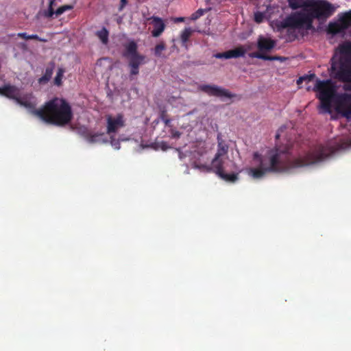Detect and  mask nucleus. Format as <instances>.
Masks as SVG:
<instances>
[{
  "label": "nucleus",
  "mask_w": 351,
  "mask_h": 351,
  "mask_svg": "<svg viewBox=\"0 0 351 351\" xmlns=\"http://www.w3.org/2000/svg\"><path fill=\"white\" fill-rule=\"evenodd\" d=\"M290 147L276 146L269 149L265 155L256 152L253 154V162L256 167L246 169L247 174L254 179L263 178L268 172L291 173L300 167L317 165L327 159L334 149L331 146H321L308 151L293 160H287L285 156Z\"/></svg>",
  "instance_id": "f257e3e1"
},
{
  "label": "nucleus",
  "mask_w": 351,
  "mask_h": 351,
  "mask_svg": "<svg viewBox=\"0 0 351 351\" xmlns=\"http://www.w3.org/2000/svg\"><path fill=\"white\" fill-rule=\"evenodd\" d=\"M313 90L317 93L324 112L330 113L332 107L342 117L351 121V93H337V86L329 80L317 79Z\"/></svg>",
  "instance_id": "f03ea898"
},
{
  "label": "nucleus",
  "mask_w": 351,
  "mask_h": 351,
  "mask_svg": "<svg viewBox=\"0 0 351 351\" xmlns=\"http://www.w3.org/2000/svg\"><path fill=\"white\" fill-rule=\"evenodd\" d=\"M306 13H292L283 21V27L298 30L313 27V19L324 21L336 10V7L326 0H309Z\"/></svg>",
  "instance_id": "7ed1b4c3"
},
{
  "label": "nucleus",
  "mask_w": 351,
  "mask_h": 351,
  "mask_svg": "<svg viewBox=\"0 0 351 351\" xmlns=\"http://www.w3.org/2000/svg\"><path fill=\"white\" fill-rule=\"evenodd\" d=\"M32 113L46 123L58 125L68 123L72 118L70 106L62 99L55 98L45 104L39 110L33 109Z\"/></svg>",
  "instance_id": "20e7f679"
},
{
  "label": "nucleus",
  "mask_w": 351,
  "mask_h": 351,
  "mask_svg": "<svg viewBox=\"0 0 351 351\" xmlns=\"http://www.w3.org/2000/svg\"><path fill=\"white\" fill-rule=\"evenodd\" d=\"M331 75L349 82L351 88V43L341 44L332 59Z\"/></svg>",
  "instance_id": "39448f33"
},
{
  "label": "nucleus",
  "mask_w": 351,
  "mask_h": 351,
  "mask_svg": "<svg viewBox=\"0 0 351 351\" xmlns=\"http://www.w3.org/2000/svg\"><path fill=\"white\" fill-rule=\"evenodd\" d=\"M0 95L14 99L16 104L29 110L31 112L36 106V99L32 94L21 95L19 88L14 86L7 85L0 88Z\"/></svg>",
  "instance_id": "423d86ee"
},
{
  "label": "nucleus",
  "mask_w": 351,
  "mask_h": 351,
  "mask_svg": "<svg viewBox=\"0 0 351 351\" xmlns=\"http://www.w3.org/2000/svg\"><path fill=\"white\" fill-rule=\"evenodd\" d=\"M328 32L331 34H351V10L339 14L338 21L328 25Z\"/></svg>",
  "instance_id": "0eeeda50"
},
{
  "label": "nucleus",
  "mask_w": 351,
  "mask_h": 351,
  "mask_svg": "<svg viewBox=\"0 0 351 351\" xmlns=\"http://www.w3.org/2000/svg\"><path fill=\"white\" fill-rule=\"evenodd\" d=\"M223 158L217 157L215 156L214 158L211 162V166H197L195 165V168L201 169L205 171H213L215 173L218 175L221 178L226 181L234 182L237 180V174H226L223 172Z\"/></svg>",
  "instance_id": "6e6552de"
},
{
  "label": "nucleus",
  "mask_w": 351,
  "mask_h": 351,
  "mask_svg": "<svg viewBox=\"0 0 351 351\" xmlns=\"http://www.w3.org/2000/svg\"><path fill=\"white\" fill-rule=\"evenodd\" d=\"M106 121V133L110 136H114L119 130L125 126V118L122 114L115 115L107 114Z\"/></svg>",
  "instance_id": "1a4fd4ad"
},
{
  "label": "nucleus",
  "mask_w": 351,
  "mask_h": 351,
  "mask_svg": "<svg viewBox=\"0 0 351 351\" xmlns=\"http://www.w3.org/2000/svg\"><path fill=\"white\" fill-rule=\"evenodd\" d=\"M198 90L210 96L228 99L233 97L228 90L216 85L202 84L198 86Z\"/></svg>",
  "instance_id": "9d476101"
},
{
  "label": "nucleus",
  "mask_w": 351,
  "mask_h": 351,
  "mask_svg": "<svg viewBox=\"0 0 351 351\" xmlns=\"http://www.w3.org/2000/svg\"><path fill=\"white\" fill-rule=\"evenodd\" d=\"M276 45V42L270 38L260 36L257 40V47L258 53H263L271 51Z\"/></svg>",
  "instance_id": "9b49d317"
},
{
  "label": "nucleus",
  "mask_w": 351,
  "mask_h": 351,
  "mask_svg": "<svg viewBox=\"0 0 351 351\" xmlns=\"http://www.w3.org/2000/svg\"><path fill=\"white\" fill-rule=\"evenodd\" d=\"M130 74L136 75L138 74V67L144 63L145 56L139 55L135 57L128 58Z\"/></svg>",
  "instance_id": "f8f14e48"
},
{
  "label": "nucleus",
  "mask_w": 351,
  "mask_h": 351,
  "mask_svg": "<svg viewBox=\"0 0 351 351\" xmlns=\"http://www.w3.org/2000/svg\"><path fill=\"white\" fill-rule=\"evenodd\" d=\"M150 20H152V23L154 27V29L152 32V35L154 37L160 36L165 29V23L162 19L156 16H152Z\"/></svg>",
  "instance_id": "ddd939ff"
},
{
  "label": "nucleus",
  "mask_w": 351,
  "mask_h": 351,
  "mask_svg": "<svg viewBox=\"0 0 351 351\" xmlns=\"http://www.w3.org/2000/svg\"><path fill=\"white\" fill-rule=\"evenodd\" d=\"M308 1L309 0H287L289 6L292 10L302 8L300 12H296L295 13H306Z\"/></svg>",
  "instance_id": "4468645a"
},
{
  "label": "nucleus",
  "mask_w": 351,
  "mask_h": 351,
  "mask_svg": "<svg viewBox=\"0 0 351 351\" xmlns=\"http://www.w3.org/2000/svg\"><path fill=\"white\" fill-rule=\"evenodd\" d=\"M217 150L215 156L217 157L223 158L228 153V146L222 141L221 138H219V136L217 137Z\"/></svg>",
  "instance_id": "2eb2a0df"
},
{
  "label": "nucleus",
  "mask_w": 351,
  "mask_h": 351,
  "mask_svg": "<svg viewBox=\"0 0 351 351\" xmlns=\"http://www.w3.org/2000/svg\"><path fill=\"white\" fill-rule=\"evenodd\" d=\"M249 56L252 58H258L264 60H280L281 62L284 61L286 59L285 58L280 56H265L261 53H249Z\"/></svg>",
  "instance_id": "dca6fc26"
},
{
  "label": "nucleus",
  "mask_w": 351,
  "mask_h": 351,
  "mask_svg": "<svg viewBox=\"0 0 351 351\" xmlns=\"http://www.w3.org/2000/svg\"><path fill=\"white\" fill-rule=\"evenodd\" d=\"M140 54H138L137 53V45L136 44L132 41V42H130L127 45H126V52L125 53V56L128 58H130L131 57H135V56H139Z\"/></svg>",
  "instance_id": "f3484780"
},
{
  "label": "nucleus",
  "mask_w": 351,
  "mask_h": 351,
  "mask_svg": "<svg viewBox=\"0 0 351 351\" xmlns=\"http://www.w3.org/2000/svg\"><path fill=\"white\" fill-rule=\"evenodd\" d=\"M86 140L90 143H100L107 142V140L104 139V133H95L93 134H90L86 137Z\"/></svg>",
  "instance_id": "a211bd4d"
},
{
  "label": "nucleus",
  "mask_w": 351,
  "mask_h": 351,
  "mask_svg": "<svg viewBox=\"0 0 351 351\" xmlns=\"http://www.w3.org/2000/svg\"><path fill=\"white\" fill-rule=\"evenodd\" d=\"M108 34L109 32L105 27H103L101 30L97 31L96 33V35L101 41V43L105 45L108 42Z\"/></svg>",
  "instance_id": "6ab92c4d"
},
{
  "label": "nucleus",
  "mask_w": 351,
  "mask_h": 351,
  "mask_svg": "<svg viewBox=\"0 0 351 351\" xmlns=\"http://www.w3.org/2000/svg\"><path fill=\"white\" fill-rule=\"evenodd\" d=\"M228 52L230 58H237L244 56V50L243 49V48H241L240 46L233 49L228 50Z\"/></svg>",
  "instance_id": "aec40b11"
},
{
  "label": "nucleus",
  "mask_w": 351,
  "mask_h": 351,
  "mask_svg": "<svg viewBox=\"0 0 351 351\" xmlns=\"http://www.w3.org/2000/svg\"><path fill=\"white\" fill-rule=\"evenodd\" d=\"M193 30L190 27L185 28L180 34V38L183 43H186L189 40V37L191 36Z\"/></svg>",
  "instance_id": "412c9836"
},
{
  "label": "nucleus",
  "mask_w": 351,
  "mask_h": 351,
  "mask_svg": "<svg viewBox=\"0 0 351 351\" xmlns=\"http://www.w3.org/2000/svg\"><path fill=\"white\" fill-rule=\"evenodd\" d=\"M17 36L20 38H24L25 40H29V39H36V40H38L41 42H46L47 40L45 39V38H39L36 34H32V35H28L25 32H21V33H19L17 34Z\"/></svg>",
  "instance_id": "4be33fe9"
},
{
  "label": "nucleus",
  "mask_w": 351,
  "mask_h": 351,
  "mask_svg": "<svg viewBox=\"0 0 351 351\" xmlns=\"http://www.w3.org/2000/svg\"><path fill=\"white\" fill-rule=\"evenodd\" d=\"M53 74V70L51 69H47L45 71V75L39 78L38 82L40 84H45L47 82L51 77Z\"/></svg>",
  "instance_id": "5701e85b"
},
{
  "label": "nucleus",
  "mask_w": 351,
  "mask_h": 351,
  "mask_svg": "<svg viewBox=\"0 0 351 351\" xmlns=\"http://www.w3.org/2000/svg\"><path fill=\"white\" fill-rule=\"evenodd\" d=\"M64 73V70L62 68H59L58 69L56 75L54 79L55 84L57 86H60L62 84V79L63 77Z\"/></svg>",
  "instance_id": "b1692460"
},
{
  "label": "nucleus",
  "mask_w": 351,
  "mask_h": 351,
  "mask_svg": "<svg viewBox=\"0 0 351 351\" xmlns=\"http://www.w3.org/2000/svg\"><path fill=\"white\" fill-rule=\"evenodd\" d=\"M166 47L163 42L158 43L154 49V53L156 56L160 57L162 52L165 49Z\"/></svg>",
  "instance_id": "393cba45"
},
{
  "label": "nucleus",
  "mask_w": 351,
  "mask_h": 351,
  "mask_svg": "<svg viewBox=\"0 0 351 351\" xmlns=\"http://www.w3.org/2000/svg\"><path fill=\"white\" fill-rule=\"evenodd\" d=\"M72 8H73V6L70 5H62L56 10V11L55 12V14L57 16H58V15L62 14V13H64V12H66L67 10H71Z\"/></svg>",
  "instance_id": "a878e982"
},
{
  "label": "nucleus",
  "mask_w": 351,
  "mask_h": 351,
  "mask_svg": "<svg viewBox=\"0 0 351 351\" xmlns=\"http://www.w3.org/2000/svg\"><path fill=\"white\" fill-rule=\"evenodd\" d=\"M206 12V10L202 8L198 9L195 12L191 14V19L195 21L202 16Z\"/></svg>",
  "instance_id": "bb28decb"
},
{
  "label": "nucleus",
  "mask_w": 351,
  "mask_h": 351,
  "mask_svg": "<svg viewBox=\"0 0 351 351\" xmlns=\"http://www.w3.org/2000/svg\"><path fill=\"white\" fill-rule=\"evenodd\" d=\"M54 0H49V9L47 11V12L45 13V16H47V17H51L53 14L55 13L53 10V8H52V5L54 3Z\"/></svg>",
  "instance_id": "cd10ccee"
},
{
  "label": "nucleus",
  "mask_w": 351,
  "mask_h": 351,
  "mask_svg": "<svg viewBox=\"0 0 351 351\" xmlns=\"http://www.w3.org/2000/svg\"><path fill=\"white\" fill-rule=\"evenodd\" d=\"M214 57L218 59H230V55L228 51L223 53H219L214 55Z\"/></svg>",
  "instance_id": "c85d7f7f"
},
{
  "label": "nucleus",
  "mask_w": 351,
  "mask_h": 351,
  "mask_svg": "<svg viewBox=\"0 0 351 351\" xmlns=\"http://www.w3.org/2000/svg\"><path fill=\"white\" fill-rule=\"evenodd\" d=\"M241 48H243L244 50V55L249 51H251L254 48V44L253 43H247L244 45H241Z\"/></svg>",
  "instance_id": "c756f323"
},
{
  "label": "nucleus",
  "mask_w": 351,
  "mask_h": 351,
  "mask_svg": "<svg viewBox=\"0 0 351 351\" xmlns=\"http://www.w3.org/2000/svg\"><path fill=\"white\" fill-rule=\"evenodd\" d=\"M264 14L261 12H256L254 14V20L257 23H261L263 21Z\"/></svg>",
  "instance_id": "7c9ffc66"
},
{
  "label": "nucleus",
  "mask_w": 351,
  "mask_h": 351,
  "mask_svg": "<svg viewBox=\"0 0 351 351\" xmlns=\"http://www.w3.org/2000/svg\"><path fill=\"white\" fill-rule=\"evenodd\" d=\"M114 136H110V143L111 145L115 149H120V144L118 141H116L114 138H113Z\"/></svg>",
  "instance_id": "2f4dec72"
},
{
  "label": "nucleus",
  "mask_w": 351,
  "mask_h": 351,
  "mask_svg": "<svg viewBox=\"0 0 351 351\" xmlns=\"http://www.w3.org/2000/svg\"><path fill=\"white\" fill-rule=\"evenodd\" d=\"M128 3V0H121V3H120V6L119 8V10L120 11H121L124 7L126 5V4Z\"/></svg>",
  "instance_id": "473e14b6"
},
{
  "label": "nucleus",
  "mask_w": 351,
  "mask_h": 351,
  "mask_svg": "<svg viewBox=\"0 0 351 351\" xmlns=\"http://www.w3.org/2000/svg\"><path fill=\"white\" fill-rule=\"evenodd\" d=\"M172 137L173 138H179L180 136V132L178 131L173 130L171 132Z\"/></svg>",
  "instance_id": "72a5a7b5"
},
{
  "label": "nucleus",
  "mask_w": 351,
  "mask_h": 351,
  "mask_svg": "<svg viewBox=\"0 0 351 351\" xmlns=\"http://www.w3.org/2000/svg\"><path fill=\"white\" fill-rule=\"evenodd\" d=\"M160 147L163 149V150H166L167 149L169 148V146L167 145V143L165 142H162L160 143Z\"/></svg>",
  "instance_id": "f704fd0d"
},
{
  "label": "nucleus",
  "mask_w": 351,
  "mask_h": 351,
  "mask_svg": "<svg viewBox=\"0 0 351 351\" xmlns=\"http://www.w3.org/2000/svg\"><path fill=\"white\" fill-rule=\"evenodd\" d=\"M184 18L183 17H179V18H177L175 21H177V22H182L184 21Z\"/></svg>",
  "instance_id": "c9c22d12"
},
{
  "label": "nucleus",
  "mask_w": 351,
  "mask_h": 351,
  "mask_svg": "<svg viewBox=\"0 0 351 351\" xmlns=\"http://www.w3.org/2000/svg\"><path fill=\"white\" fill-rule=\"evenodd\" d=\"M307 77H300L298 80V84H300L302 80H306Z\"/></svg>",
  "instance_id": "e433bc0d"
},
{
  "label": "nucleus",
  "mask_w": 351,
  "mask_h": 351,
  "mask_svg": "<svg viewBox=\"0 0 351 351\" xmlns=\"http://www.w3.org/2000/svg\"><path fill=\"white\" fill-rule=\"evenodd\" d=\"M164 121H165V123L167 125V124H169V123L170 120L167 119V120H165Z\"/></svg>",
  "instance_id": "4c0bfd02"
},
{
  "label": "nucleus",
  "mask_w": 351,
  "mask_h": 351,
  "mask_svg": "<svg viewBox=\"0 0 351 351\" xmlns=\"http://www.w3.org/2000/svg\"><path fill=\"white\" fill-rule=\"evenodd\" d=\"M279 136H280V134L278 132V133L276 134V138H279Z\"/></svg>",
  "instance_id": "58836bf2"
}]
</instances>
